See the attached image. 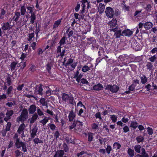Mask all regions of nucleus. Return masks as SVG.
Segmentation results:
<instances>
[{
	"mask_svg": "<svg viewBox=\"0 0 157 157\" xmlns=\"http://www.w3.org/2000/svg\"><path fill=\"white\" fill-rule=\"evenodd\" d=\"M15 145L17 148H19L22 147L23 151L24 152L27 151L26 144L20 141L18 139H17Z\"/></svg>",
	"mask_w": 157,
	"mask_h": 157,
	"instance_id": "nucleus-1",
	"label": "nucleus"
},
{
	"mask_svg": "<svg viewBox=\"0 0 157 157\" xmlns=\"http://www.w3.org/2000/svg\"><path fill=\"white\" fill-rule=\"evenodd\" d=\"M62 98L63 101L71 104H73L74 99L71 96L63 93L62 94Z\"/></svg>",
	"mask_w": 157,
	"mask_h": 157,
	"instance_id": "nucleus-2",
	"label": "nucleus"
},
{
	"mask_svg": "<svg viewBox=\"0 0 157 157\" xmlns=\"http://www.w3.org/2000/svg\"><path fill=\"white\" fill-rule=\"evenodd\" d=\"M28 116V111L26 109L22 110L21 115L17 118L18 121H25Z\"/></svg>",
	"mask_w": 157,
	"mask_h": 157,
	"instance_id": "nucleus-3",
	"label": "nucleus"
},
{
	"mask_svg": "<svg viewBox=\"0 0 157 157\" xmlns=\"http://www.w3.org/2000/svg\"><path fill=\"white\" fill-rule=\"evenodd\" d=\"M105 13L106 16L108 17L111 18L113 17L114 11L111 8L109 7H106Z\"/></svg>",
	"mask_w": 157,
	"mask_h": 157,
	"instance_id": "nucleus-4",
	"label": "nucleus"
},
{
	"mask_svg": "<svg viewBox=\"0 0 157 157\" xmlns=\"http://www.w3.org/2000/svg\"><path fill=\"white\" fill-rule=\"evenodd\" d=\"M110 31L115 32L114 35L116 36V38H119L121 36H122L121 30L118 28L116 27L114 29H110Z\"/></svg>",
	"mask_w": 157,
	"mask_h": 157,
	"instance_id": "nucleus-5",
	"label": "nucleus"
},
{
	"mask_svg": "<svg viewBox=\"0 0 157 157\" xmlns=\"http://www.w3.org/2000/svg\"><path fill=\"white\" fill-rule=\"evenodd\" d=\"M119 88V87L116 85H108L106 87V89L109 90L112 92H116L118 90Z\"/></svg>",
	"mask_w": 157,
	"mask_h": 157,
	"instance_id": "nucleus-6",
	"label": "nucleus"
},
{
	"mask_svg": "<svg viewBox=\"0 0 157 157\" xmlns=\"http://www.w3.org/2000/svg\"><path fill=\"white\" fill-rule=\"evenodd\" d=\"M43 90V89L42 86L41 85L39 86H37L36 87L35 90L34 92L35 94H39L41 95H42Z\"/></svg>",
	"mask_w": 157,
	"mask_h": 157,
	"instance_id": "nucleus-7",
	"label": "nucleus"
},
{
	"mask_svg": "<svg viewBox=\"0 0 157 157\" xmlns=\"http://www.w3.org/2000/svg\"><path fill=\"white\" fill-rule=\"evenodd\" d=\"M34 33L33 32H29V34L28 38V40L29 41H35L36 42L37 40V38H35L34 37Z\"/></svg>",
	"mask_w": 157,
	"mask_h": 157,
	"instance_id": "nucleus-8",
	"label": "nucleus"
},
{
	"mask_svg": "<svg viewBox=\"0 0 157 157\" xmlns=\"http://www.w3.org/2000/svg\"><path fill=\"white\" fill-rule=\"evenodd\" d=\"M25 128V124H21L19 126L17 130L19 134H21V136L23 137L25 136L24 134V129Z\"/></svg>",
	"mask_w": 157,
	"mask_h": 157,
	"instance_id": "nucleus-9",
	"label": "nucleus"
},
{
	"mask_svg": "<svg viewBox=\"0 0 157 157\" xmlns=\"http://www.w3.org/2000/svg\"><path fill=\"white\" fill-rule=\"evenodd\" d=\"M132 34V32L128 29L125 30L122 32V35L123 36H130Z\"/></svg>",
	"mask_w": 157,
	"mask_h": 157,
	"instance_id": "nucleus-10",
	"label": "nucleus"
},
{
	"mask_svg": "<svg viewBox=\"0 0 157 157\" xmlns=\"http://www.w3.org/2000/svg\"><path fill=\"white\" fill-rule=\"evenodd\" d=\"M153 23L150 22H145L144 25V26L146 29H150L153 26Z\"/></svg>",
	"mask_w": 157,
	"mask_h": 157,
	"instance_id": "nucleus-11",
	"label": "nucleus"
},
{
	"mask_svg": "<svg viewBox=\"0 0 157 157\" xmlns=\"http://www.w3.org/2000/svg\"><path fill=\"white\" fill-rule=\"evenodd\" d=\"M64 154V152L61 150H57L54 157H62Z\"/></svg>",
	"mask_w": 157,
	"mask_h": 157,
	"instance_id": "nucleus-12",
	"label": "nucleus"
},
{
	"mask_svg": "<svg viewBox=\"0 0 157 157\" xmlns=\"http://www.w3.org/2000/svg\"><path fill=\"white\" fill-rule=\"evenodd\" d=\"M37 130L38 128L36 126L34 127L31 133V136L32 138H34L36 136Z\"/></svg>",
	"mask_w": 157,
	"mask_h": 157,
	"instance_id": "nucleus-13",
	"label": "nucleus"
},
{
	"mask_svg": "<svg viewBox=\"0 0 157 157\" xmlns=\"http://www.w3.org/2000/svg\"><path fill=\"white\" fill-rule=\"evenodd\" d=\"M105 8V5L102 3H100L98 6V12L99 13H102L104 11Z\"/></svg>",
	"mask_w": 157,
	"mask_h": 157,
	"instance_id": "nucleus-14",
	"label": "nucleus"
},
{
	"mask_svg": "<svg viewBox=\"0 0 157 157\" xmlns=\"http://www.w3.org/2000/svg\"><path fill=\"white\" fill-rule=\"evenodd\" d=\"M36 110V107L35 105H31L29 109V111L30 114H33Z\"/></svg>",
	"mask_w": 157,
	"mask_h": 157,
	"instance_id": "nucleus-15",
	"label": "nucleus"
},
{
	"mask_svg": "<svg viewBox=\"0 0 157 157\" xmlns=\"http://www.w3.org/2000/svg\"><path fill=\"white\" fill-rule=\"evenodd\" d=\"M117 21L115 18H113L112 20L109 22V24L111 28H113L116 25Z\"/></svg>",
	"mask_w": 157,
	"mask_h": 157,
	"instance_id": "nucleus-16",
	"label": "nucleus"
},
{
	"mask_svg": "<svg viewBox=\"0 0 157 157\" xmlns=\"http://www.w3.org/2000/svg\"><path fill=\"white\" fill-rule=\"evenodd\" d=\"M75 117V114L72 111L70 112L68 116V118L70 121H72Z\"/></svg>",
	"mask_w": 157,
	"mask_h": 157,
	"instance_id": "nucleus-17",
	"label": "nucleus"
},
{
	"mask_svg": "<svg viewBox=\"0 0 157 157\" xmlns=\"http://www.w3.org/2000/svg\"><path fill=\"white\" fill-rule=\"evenodd\" d=\"M10 25L8 22L4 23L2 26V28L3 30H6L8 29H10Z\"/></svg>",
	"mask_w": 157,
	"mask_h": 157,
	"instance_id": "nucleus-18",
	"label": "nucleus"
},
{
	"mask_svg": "<svg viewBox=\"0 0 157 157\" xmlns=\"http://www.w3.org/2000/svg\"><path fill=\"white\" fill-rule=\"evenodd\" d=\"M38 117V115L36 113H35L33 114L31 119H30V123H33L37 119Z\"/></svg>",
	"mask_w": 157,
	"mask_h": 157,
	"instance_id": "nucleus-19",
	"label": "nucleus"
},
{
	"mask_svg": "<svg viewBox=\"0 0 157 157\" xmlns=\"http://www.w3.org/2000/svg\"><path fill=\"white\" fill-rule=\"evenodd\" d=\"M127 153L128 155L130 157H132L134 155V151L133 150L130 148H129L127 151Z\"/></svg>",
	"mask_w": 157,
	"mask_h": 157,
	"instance_id": "nucleus-20",
	"label": "nucleus"
},
{
	"mask_svg": "<svg viewBox=\"0 0 157 157\" xmlns=\"http://www.w3.org/2000/svg\"><path fill=\"white\" fill-rule=\"evenodd\" d=\"M141 81L142 84H145L146 83L147 81V78L146 76L144 75H143L140 77Z\"/></svg>",
	"mask_w": 157,
	"mask_h": 157,
	"instance_id": "nucleus-21",
	"label": "nucleus"
},
{
	"mask_svg": "<svg viewBox=\"0 0 157 157\" xmlns=\"http://www.w3.org/2000/svg\"><path fill=\"white\" fill-rule=\"evenodd\" d=\"M103 88L102 86L100 84H98L96 85L93 87V89L95 90H100Z\"/></svg>",
	"mask_w": 157,
	"mask_h": 157,
	"instance_id": "nucleus-22",
	"label": "nucleus"
},
{
	"mask_svg": "<svg viewBox=\"0 0 157 157\" xmlns=\"http://www.w3.org/2000/svg\"><path fill=\"white\" fill-rule=\"evenodd\" d=\"M73 62V59L72 58H69L68 59L67 61L66 60V58L64 59V63L66 64L67 66L69 64H70L72 63Z\"/></svg>",
	"mask_w": 157,
	"mask_h": 157,
	"instance_id": "nucleus-23",
	"label": "nucleus"
},
{
	"mask_svg": "<svg viewBox=\"0 0 157 157\" xmlns=\"http://www.w3.org/2000/svg\"><path fill=\"white\" fill-rule=\"evenodd\" d=\"M49 120V118L45 117L43 120L40 121V123L42 124L43 125H44L46 124Z\"/></svg>",
	"mask_w": 157,
	"mask_h": 157,
	"instance_id": "nucleus-24",
	"label": "nucleus"
},
{
	"mask_svg": "<svg viewBox=\"0 0 157 157\" xmlns=\"http://www.w3.org/2000/svg\"><path fill=\"white\" fill-rule=\"evenodd\" d=\"M61 20L59 19L57 20V21H55L53 26V29H56L57 28L58 26L61 23Z\"/></svg>",
	"mask_w": 157,
	"mask_h": 157,
	"instance_id": "nucleus-25",
	"label": "nucleus"
},
{
	"mask_svg": "<svg viewBox=\"0 0 157 157\" xmlns=\"http://www.w3.org/2000/svg\"><path fill=\"white\" fill-rule=\"evenodd\" d=\"M141 146L139 145H136L134 147V149L136 152L140 153V152Z\"/></svg>",
	"mask_w": 157,
	"mask_h": 157,
	"instance_id": "nucleus-26",
	"label": "nucleus"
},
{
	"mask_svg": "<svg viewBox=\"0 0 157 157\" xmlns=\"http://www.w3.org/2000/svg\"><path fill=\"white\" fill-rule=\"evenodd\" d=\"M138 126V124L136 121H132L131 122L130 126V127L135 129Z\"/></svg>",
	"mask_w": 157,
	"mask_h": 157,
	"instance_id": "nucleus-27",
	"label": "nucleus"
},
{
	"mask_svg": "<svg viewBox=\"0 0 157 157\" xmlns=\"http://www.w3.org/2000/svg\"><path fill=\"white\" fill-rule=\"evenodd\" d=\"M40 101L43 106H46V108H48V106L47 105V103L45 101V99L44 98H41Z\"/></svg>",
	"mask_w": 157,
	"mask_h": 157,
	"instance_id": "nucleus-28",
	"label": "nucleus"
},
{
	"mask_svg": "<svg viewBox=\"0 0 157 157\" xmlns=\"http://www.w3.org/2000/svg\"><path fill=\"white\" fill-rule=\"evenodd\" d=\"M141 155H143L144 157H149V155L148 154L146 153L145 149L142 148L141 149Z\"/></svg>",
	"mask_w": 157,
	"mask_h": 157,
	"instance_id": "nucleus-29",
	"label": "nucleus"
},
{
	"mask_svg": "<svg viewBox=\"0 0 157 157\" xmlns=\"http://www.w3.org/2000/svg\"><path fill=\"white\" fill-rule=\"evenodd\" d=\"M46 88L47 90L46 91V94L47 96H49L52 94H53V91L52 90L48 87H46Z\"/></svg>",
	"mask_w": 157,
	"mask_h": 157,
	"instance_id": "nucleus-30",
	"label": "nucleus"
},
{
	"mask_svg": "<svg viewBox=\"0 0 157 157\" xmlns=\"http://www.w3.org/2000/svg\"><path fill=\"white\" fill-rule=\"evenodd\" d=\"M87 0H82V12L83 13L84 12L85 8L86 7V4L88 2H87Z\"/></svg>",
	"mask_w": 157,
	"mask_h": 157,
	"instance_id": "nucleus-31",
	"label": "nucleus"
},
{
	"mask_svg": "<svg viewBox=\"0 0 157 157\" xmlns=\"http://www.w3.org/2000/svg\"><path fill=\"white\" fill-rule=\"evenodd\" d=\"M65 37H63L59 42V45L63 47L64 46V45L66 43Z\"/></svg>",
	"mask_w": 157,
	"mask_h": 157,
	"instance_id": "nucleus-32",
	"label": "nucleus"
},
{
	"mask_svg": "<svg viewBox=\"0 0 157 157\" xmlns=\"http://www.w3.org/2000/svg\"><path fill=\"white\" fill-rule=\"evenodd\" d=\"M113 148L116 149H119L121 147V145L117 142L114 143L113 144Z\"/></svg>",
	"mask_w": 157,
	"mask_h": 157,
	"instance_id": "nucleus-33",
	"label": "nucleus"
},
{
	"mask_svg": "<svg viewBox=\"0 0 157 157\" xmlns=\"http://www.w3.org/2000/svg\"><path fill=\"white\" fill-rule=\"evenodd\" d=\"M20 16V13L19 12H16L15 13V14L13 17V19L15 21H16L18 20Z\"/></svg>",
	"mask_w": 157,
	"mask_h": 157,
	"instance_id": "nucleus-34",
	"label": "nucleus"
},
{
	"mask_svg": "<svg viewBox=\"0 0 157 157\" xmlns=\"http://www.w3.org/2000/svg\"><path fill=\"white\" fill-rule=\"evenodd\" d=\"M157 58V56L155 55H154L149 57L148 59L150 62H154L156 60Z\"/></svg>",
	"mask_w": 157,
	"mask_h": 157,
	"instance_id": "nucleus-35",
	"label": "nucleus"
},
{
	"mask_svg": "<svg viewBox=\"0 0 157 157\" xmlns=\"http://www.w3.org/2000/svg\"><path fill=\"white\" fill-rule=\"evenodd\" d=\"M36 18L35 13L31 14L30 16V22L32 24H33L36 20Z\"/></svg>",
	"mask_w": 157,
	"mask_h": 157,
	"instance_id": "nucleus-36",
	"label": "nucleus"
},
{
	"mask_svg": "<svg viewBox=\"0 0 157 157\" xmlns=\"http://www.w3.org/2000/svg\"><path fill=\"white\" fill-rule=\"evenodd\" d=\"M94 134L91 133H89L88 134V140L90 142L92 141L93 139V137Z\"/></svg>",
	"mask_w": 157,
	"mask_h": 157,
	"instance_id": "nucleus-37",
	"label": "nucleus"
},
{
	"mask_svg": "<svg viewBox=\"0 0 157 157\" xmlns=\"http://www.w3.org/2000/svg\"><path fill=\"white\" fill-rule=\"evenodd\" d=\"M17 64V63L15 62H13L11 63L10 67L12 71L13 70L15 69V68Z\"/></svg>",
	"mask_w": 157,
	"mask_h": 157,
	"instance_id": "nucleus-38",
	"label": "nucleus"
},
{
	"mask_svg": "<svg viewBox=\"0 0 157 157\" xmlns=\"http://www.w3.org/2000/svg\"><path fill=\"white\" fill-rule=\"evenodd\" d=\"M13 111L12 110H7L6 113V115L9 117L13 115Z\"/></svg>",
	"mask_w": 157,
	"mask_h": 157,
	"instance_id": "nucleus-39",
	"label": "nucleus"
},
{
	"mask_svg": "<svg viewBox=\"0 0 157 157\" xmlns=\"http://www.w3.org/2000/svg\"><path fill=\"white\" fill-rule=\"evenodd\" d=\"M90 70V67L87 65L84 66L82 68V71L83 72H86Z\"/></svg>",
	"mask_w": 157,
	"mask_h": 157,
	"instance_id": "nucleus-40",
	"label": "nucleus"
},
{
	"mask_svg": "<svg viewBox=\"0 0 157 157\" xmlns=\"http://www.w3.org/2000/svg\"><path fill=\"white\" fill-rule=\"evenodd\" d=\"M136 140L138 143H139L143 141L144 138L141 136H139L136 137Z\"/></svg>",
	"mask_w": 157,
	"mask_h": 157,
	"instance_id": "nucleus-41",
	"label": "nucleus"
},
{
	"mask_svg": "<svg viewBox=\"0 0 157 157\" xmlns=\"http://www.w3.org/2000/svg\"><path fill=\"white\" fill-rule=\"evenodd\" d=\"M21 15H24L26 12V9L24 6H22L21 9Z\"/></svg>",
	"mask_w": 157,
	"mask_h": 157,
	"instance_id": "nucleus-42",
	"label": "nucleus"
},
{
	"mask_svg": "<svg viewBox=\"0 0 157 157\" xmlns=\"http://www.w3.org/2000/svg\"><path fill=\"white\" fill-rule=\"evenodd\" d=\"M33 141L35 144H38L39 143H43V141L38 138H35L33 140Z\"/></svg>",
	"mask_w": 157,
	"mask_h": 157,
	"instance_id": "nucleus-43",
	"label": "nucleus"
},
{
	"mask_svg": "<svg viewBox=\"0 0 157 157\" xmlns=\"http://www.w3.org/2000/svg\"><path fill=\"white\" fill-rule=\"evenodd\" d=\"M147 130L148 134L149 135H151L153 133V130L152 128H151L150 127H148L147 128Z\"/></svg>",
	"mask_w": 157,
	"mask_h": 157,
	"instance_id": "nucleus-44",
	"label": "nucleus"
},
{
	"mask_svg": "<svg viewBox=\"0 0 157 157\" xmlns=\"http://www.w3.org/2000/svg\"><path fill=\"white\" fill-rule=\"evenodd\" d=\"M110 118L113 122H115L117 120V117L115 115H112L111 116Z\"/></svg>",
	"mask_w": 157,
	"mask_h": 157,
	"instance_id": "nucleus-45",
	"label": "nucleus"
},
{
	"mask_svg": "<svg viewBox=\"0 0 157 157\" xmlns=\"http://www.w3.org/2000/svg\"><path fill=\"white\" fill-rule=\"evenodd\" d=\"M146 67L147 69L150 70L152 69L153 67V65L151 63L148 62L146 65Z\"/></svg>",
	"mask_w": 157,
	"mask_h": 157,
	"instance_id": "nucleus-46",
	"label": "nucleus"
},
{
	"mask_svg": "<svg viewBox=\"0 0 157 157\" xmlns=\"http://www.w3.org/2000/svg\"><path fill=\"white\" fill-rule=\"evenodd\" d=\"M15 104V102H8L6 103V105L9 107H11L13 106Z\"/></svg>",
	"mask_w": 157,
	"mask_h": 157,
	"instance_id": "nucleus-47",
	"label": "nucleus"
},
{
	"mask_svg": "<svg viewBox=\"0 0 157 157\" xmlns=\"http://www.w3.org/2000/svg\"><path fill=\"white\" fill-rule=\"evenodd\" d=\"M37 112L39 116H41L44 115L43 113L40 109L37 108Z\"/></svg>",
	"mask_w": 157,
	"mask_h": 157,
	"instance_id": "nucleus-48",
	"label": "nucleus"
},
{
	"mask_svg": "<svg viewBox=\"0 0 157 157\" xmlns=\"http://www.w3.org/2000/svg\"><path fill=\"white\" fill-rule=\"evenodd\" d=\"M27 9L29 11V13H31V15L35 13L33 12V8L32 7L28 6L27 7Z\"/></svg>",
	"mask_w": 157,
	"mask_h": 157,
	"instance_id": "nucleus-49",
	"label": "nucleus"
},
{
	"mask_svg": "<svg viewBox=\"0 0 157 157\" xmlns=\"http://www.w3.org/2000/svg\"><path fill=\"white\" fill-rule=\"evenodd\" d=\"M123 129L124 130V132L125 133H126L129 131V129L128 127L127 126H125L123 128Z\"/></svg>",
	"mask_w": 157,
	"mask_h": 157,
	"instance_id": "nucleus-50",
	"label": "nucleus"
},
{
	"mask_svg": "<svg viewBox=\"0 0 157 157\" xmlns=\"http://www.w3.org/2000/svg\"><path fill=\"white\" fill-rule=\"evenodd\" d=\"M11 126V123L10 122H8L7 123L6 127V131H9L10 129Z\"/></svg>",
	"mask_w": 157,
	"mask_h": 157,
	"instance_id": "nucleus-51",
	"label": "nucleus"
},
{
	"mask_svg": "<svg viewBox=\"0 0 157 157\" xmlns=\"http://www.w3.org/2000/svg\"><path fill=\"white\" fill-rule=\"evenodd\" d=\"M5 13V11L3 9L1 10V14H0V18H2L3 17V15Z\"/></svg>",
	"mask_w": 157,
	"mask_h": 157,
	"instance_id": "nucleus-52",
	"label": "nucleus"
},
{
	"mask_svg": "<svg viewBox=\"0 0 157 157\" xmlns=\"http://www.w3.org/2000/svg\"><path fill=\"white\" fill-rule=\"evenodd\" d=\"M98 125L95 123L93 124L92 125V127L93 129H97L98 128Z\"/></svg>",
	"mask_w": 157,
	"mask_h": 157,
	"instance_id": "nucleus-53",
	"label": "nucleus"
},
{
	"mask_svg": "<svg viewBox=\"0 0 157 157\" xmlns=\"http://www.w3.org/2000/svg\"><path fill=\"white\" fill-rule=\"evenodd\" d=\"M96 118H99L100 120L102 119V118L101 116V114L100 113H97L95 115Z\"/></svg>",
	"mask_w": 157,
	"mask_h": 157,
	"instance_id": "nucleus-54",
	"label": "nucleus"
},
{
	"mask_svg": "<svg viewBox=\"0 0 157 157\" xmlns=\"http://www.w3.org/2000/svg\"><path fill=\"white\" fill-rule=\"evenodd\" d=\"M49 126L51 130H54L56 128V126L53 124H49Z\"/></svg>",
	"mask_w": 157,
	"mask_h": 157,
	"instance_id": "nucleus-55",
	"label": "nucleus"
},
{
	"mask_svg": "<svg viewBox=\"0 0 157 157\" xmlns=\"http://www.w3.org/2000/svg\"><path fill=\"white\" fill-rule=\"evenodd\" d=\"M151 7H152L150 4H147V5L146 9L148 12H150L151 11Z\"/></svg>",
	"mask_w": 157,
	"mask_h": 157,
	"instance_id": "nucleus-56",
	"label": "nucleus"
},
{
	"mask_svg": "<svg viewBox=\"0 0 157 157\" xmlns=\"http://www.w3.org/2000/svg\"><path fill=\"white\" fill-rule=\"evenodd\" d=\"M13 88L12 86H10L7 90V94H10L13 90Z\"/></svg>",
	"mask_w": 157,
	"mask_h": 157,
	"instance_id": "nucleus-57",
	"label": "nucleus"
},
{
	"mask_svg": "<svg viewBox=\"0 0 157 157\" xmlns=\"http://www.w3.org/2000/svg\"><path fill=\"white\" fill-rule=\"evenodd\" d=\"M76 121H74L73 124L70 126H69V128L71 129L74 128L76 125Z\"/></svg>",
	"mask_w": 157,
	"mask_h": 157,
	"instance_id": "nucleus-58",
	"label": "nucleus"
},
{
	"mask_svg": "<svg viewBox=\"0 0 157 157\" xmlns=\"http://www.w3.org/2000/svg\"><path fill=\"white\" fill-rule=\"evenodd\" d=\"M111 150V147L110 146H108L107 148H106V150L107 153L108 154H109L110 153V151Z\"/></svg>",
	"mask_w": 157,
	"mask_h": 157,
	"instance_id": "nucleus-59",
	"label": "nucleus"
},
{
	"mask_svg": "<svg viewBox=\"0 0 157 157\" xmlns=\"http://www.w3.org/2000/svg\"><path fill=\"white\" fill-rule=\"evenodd\" d=\"M128 121L129 119L128 118H125V117H123L121 119L122 121L124 123L127 122Z\"/></svg>",
	"mask_w": 157,
	"mask_h": 157,
	"instance_id": "nucleus-60",
	"label": "nucleus"
},
{
	"mask_svg": "<svg viewBox=\"0 0 157 157\" xmlns=\"http://www.w3.org/2000/svg\"><path fill=\"white\" fill-rule=\"evenodd\" d=\"M76 65V63H72L71 64V67L72 68L73 70L75 68Z\"/></svg>",
	"mask_w": 157,
	"mask_h": 157,
	"instance_id": "nucleus-61",
	"label": "nucleus"
},
{
	"mask_svg": "<svg viewBox=\"0 0 157 157\" xmlns=\"http://www.w3.org/2000/svg\"><path fill=\"white\" fill-rule=\"evenodd\" d=\"M7 97L6 94H3L2 95L0 96V100H2V99H4L6 98Z\"/></svg>",
	"mask_w": 157,
	"mask_h": 157,
	"instance_id": "nucleus-62",
	"label": "nucleus"
},
{
	"mask_svg": "<svg viewBox=\"0 0 157 157\" xmlns=\"http://www.w3.org/2000/svg\"><path fill=\"white\" fill-rule=\"evenodd\" d=\"M82 75L81 74L78 75L76 78V80L78 82H79L80 81V79L82 77Z\"/></svg>",
	"mask_w": 157,
	"mask_h": 157,
	"instance_id": "nucleus-63",
	"label": "nucleus"
},
{
	"mask_svg": "<svg viewBox=\"0 0 157 157\" xmlns=\"http://www.w3.org/2000/svg\"><path fill=\"white\" fill-rule=\"evenodd\" d=\"M157 52V48H154L151 51V52L152 54L155 53Z\"/></svg>",
	"mask_w": 157,
	"mask_h": 157,
	"instance_id": "nucleus-64",
	"label": "nucleus"
}]
</instances>
